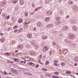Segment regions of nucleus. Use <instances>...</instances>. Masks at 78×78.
Returning a JSON list of instances; mask_svg holds the SVG:
<instances>
[{
    "label": "nucleus",
    "instance_id": "f257e3e1",
    "mask_svg": "<svg viewBox=\"0 0 78 78\" xmlns=\"http://www.w3.org/2000/svg\"><path fill=\"white\" fill-rule=\"evenodd\" d=\"M60 19V18L59 17H57L56 18V21L55 22V23L56 25H60V24L61 23V22L59 20Z\"/></svg>",
    "mask_w": 78,
    "mask_h": 78
},
{
    "label": "nucleus",
    "instance_id": "f03ea898",
    "mask_svg": "<svg viewBox=\"0 0 78 78\" xmlns=\"http://www.w3.org/2000/svg\"><path fill=\"white\" fill-rule=\"evenodd\" d=\"M69 38L71 40H73L75 38V35L73 34H71L69 35Z\"/></svg>",
    "mask_w": 78,
    "mask_h": 78
},
{
    "label": "nucleus",
    "instance_id": "7ed1b4c3",
    "mask_svg": "<svg viewBox=\"0 0 78 78\" xmlns=\"http://www.w3.org/2000/svg\"><path fill=\"white\" fill-rule=\"evenodd\" d=\"M29 53V55L31 56H34V55H35L36 54V53L35 51H30Z\"/></svg>",
    "mask_w": 78,
    "mask_h": 78
},
{
    "label": "nucleus",
    "instance_id": "20e7f679",
    "mask_svg": "<svg viewBox=\"0 0 78 78\" xmlns=\"http://www.w3.org/2000/svg\"><path fill=\"white\" fill-rule=\"evenodd\" d=\"M73 9L75 12H77V11H78V7L76 6L73 5Z\"/></svg>",
    "mask_w": 78,
    "mask_h": 78
},
{
    "label": "nucleus",
    "instance_id": "39448f33",
    "mask_svg": "<svg viewBox=\"0 0 78 78\" xmlns=\"http://www.w3.org/2000/svg\"><path fill=\"white\" fill-rule=\"evenodd\" d=\"M5 5V1H2L0 3V6L1 7H3Z\"/></svg>",
    "mask_w": 78,
    "mask_h": 78
},
{
    "label": "nucleus",
    "instance_id": "423d86ee",
    "mask_svg": "<svg viewBox=\"0 0 78 78\" xmlns=\"http://www.w3.org/2000/svg\"><path fill=\"white\" fill-rule=\"evenodd\" d=\"M72 30L74 31H77V30H78L77 27H76V26H73L72 27Z\"/></svg>",
    "mask_w": 78,
    "mask_h": 78
},
{
    "label": "nucleus",
    "instance_id": "0eeeda50",
    "mask_svg": "<svg viewBox=\"0 0 78 78\" xmlns=\"http://www.w3.org/2000/svg\"><path fill=\"white\" fill-rule=\"evenodd\" d=\"M48 46H45L43 49V51H46V50H48Z\"/></svg>",
    "mask_w": 78,
    "mask_h": 78
},
{
    "label": "nucleus",
    "instance_id": "6e6552de",
    "mask_svg": "<svg viewBox=\"0 0 78 78\" xmlns=\"http://www.w3.org/2000/svg\"><path fill=\"white\" fill-rule=\"evenodd\" d=\"M68 29V27L66 26H64L63 28V30L64 31H66Z\"/></svg>",
    "mask_w": 78,
    "mask_h": 78
},
{
    "label": "nucleus",
    "instance_id": "1a4fd4ad",
    "mask_svg": "<svg viewBox=\"0 0 78 78\" xmlns=\"http://www.w3.org/2000/svg\"><path fill=\"white\" fill-rule=\"evenodd\" d=\"M27 38L31 39L32 37V34H28L27 36Z\"/></svg>",
    "mask_w": 78,
    "mask_h": 78
},
{
    "label": "nucleus",
    "instance_id": "9d476101",
    "mask_svg": "<svg viewBox=\"0 0 78 78\" xmlns=\"http://www.w3.org/2000/svg\"><path fill=\"white\" fill-rule=\"evenodd\" d=\"M36 43L34 41H33V40L32 41V42H31V44L32 46H34L36 45Z\"/></svg>",
    "mask_w": 78,
    "mask_h": 78
},
{
    "label": "nucleus",
    "instance_id": "9b49d317",
    "mask_svg": "<svg viewBox=\"0 0 78 78\" xmlns=\"http://www.w3.org/2000/svg\"><path fill=\"white\" fill-rule=\"evenodd\" d=\"M52 11L49 10L48 12H47V14L48 16H50V15L52 14Z\"/></svg>",
    "mask_w": 78,
    "mask_h": 78
},
{
    "label": "nucleus",
    "instance_id": "f8f14e48",
    "mask_svg": "<svg viewBox=\"0 0 78 78\" xmlns=\"http://www.w3.org/2000/svg\"><path fill=\"white\" fill-rule=\"evenodd\" d=\"M47 38H48V37L47 36L43 35L42 36V39H43V40L46 39H47Z\"/></svg>",
    "mask_w": 78,
    "mask_h": 78
},
{
    "label": "nucleus",
    "instance_id": "ddd939ff",
    "mask_svg": "<svg viewBox=\"0 0 78 78\" xmlns=\"http://www.w3.org/2000/svg\"><path fill=\"white\" fill-rule=\"evenodd\" d=\"M47 27L48 28H51L53 27V25L51 24H49L48 25Z\"/></svg>",
    "mask_w": 78,
    "mask_h": 78
},
{
    "label": "nucleus",
    "instance_id": "4468645a",
    "mask_svg": "<svg viewBox=\"0 0 78 78\" xmlns=\"http://www.w3.org/2000/svg\"><path fill=\"white\" fill-rule=\"evenodd\" d=\"M30 59V57H25L24 58V60L25 61H29Z\"/></svg>",
    "mask_w": 78,
    "mask_h": 78
},
{
    "label": "nucleus",
    "instance_id": "2eb2a0df",
    "mask_svg": "<svg viewBox=\"0 0 78 78\" xmlns=\"http://www.w3.org/2000/svg\"><path fill=\"white\" fill-rule=\"evenodd\" d=\"M37 26L38 27H41L42 26V23H38L37 24Z\"/></svg>",
    "mask_w": 78,
    "mask_h": 78
},
{
    "label": "nucleus",
    "instance_id": "dca6fc26",
    "mask_svg": "<svg viewBox=\"0 0 78 78\" xmlns=\"http://www.w3.org/2000/svg\"><path fill=\"white\" fill-rule=\"evenodd\" d=\"M19 0H12V3L14 4V3H16L17 2V1Z\"/></svg>",
    "mask_w": 78,
    "mask_h": 78
},
{
    "label": "nucleus",
    "instance_id": "f3484780",
    "mask_svg": "<svg viewBox=\"0 0 78 78\" xmlns=\"http://www.w3.org/2000/svg\"><path fill=\"white\" fill-rule=\"evenodd\" d=\"M50 17H48L47 18H46L45 19V21L46 22H48V21H49L50 20Z\"/></svg>",
    "mask_w": 78,
    "mask_h": 78
},
{
    "label": "nucleus",
    "instance_id": "a211bd4d",
    "mask_svg": "<svg viewBox=\"0 0 78 78\" xmlns=\"http://www.w3.org/2000/svg\"><path fill=\"white\" fill-rule=\"evenodd\" d=\"M77 21L75 20H73L71 21V23H76Z\"/></svg>",
    "mask_w": 78,
    "mask_h": 78
},
{
    "label": "nucleus",
    "instance_id": "6ab92c4d",
    "mask_svg": "<svg viewBox=\"0 0 78 78\" xmlns=\"http://www.w3.org/2000/svg\"><path fill=\"white\" fill-rule=\"evenodd\" d=\"M20 4L21 5H23V0H20Z\"/></svg>",
    "mask_w": 78,
    "mask_h": 78
},
{
    "label": "nucleus",
    "instance_id": "aec40b11",
    "mask_svg": "<svg viewBox=\"0 0 78 78\" xmlns=\"http://www.w3.org/2000/svg\"><path fill=\"white\" fill-rule=\"evenodd\" d=\"M1 42H2V43H3L5 41V38H2L0 40Z\"/></svg>",
    "mask_w": 78,
    "mask_h": 78
},
{
    "label": "nucleus",
    "instance_id": "412c9836",
    "mask_svg": "<svg viewBox=\"0 0 78 78\" xmlns=\"http://www.w3.org/2000/svg\"><path fill=\"white\" fill-rule=\"evenodd\" d=\"M34 47L36 49H37L39 48V45H38V44H37V43L34 46Z\"/></svg>",
    "mask_w": 78,
    "mask_h": 78
},
{
    "label": "nucleus",
    "instance_id": "4be33fe9",
    "mask_svg": "<svg viewBox=\"0 0 78 78\" xmlns=\"http://www.w3.org/2000/svg\"><path fill=\"white\" fill-rule=\"evenodd\" d=\"M72 3H73V2L69 0L68 1V4L69 5H72Z\"/></svg>",
    "mask_w": 78,
    "mask_h": 78
},
{
    "label": "nucleus",
    "instance_id": "5701e85b",
    "mask_svg": "<svg viewBox=\"0 0 78 78\" xmlns=\"http://www.w3.org/2000/svg\"><path fill=\"white\" fill-rule=\"evenodd\" d=\"M74 61L75 62H78V58L76 57V58H74Z\"/></svg>",
    "mask_w": 78,
    "mask_h": 78
},
{
    "label": "nucleus",
    "instance_id": "b1692460",
    "mask_svg": "<svg viewBox=\"0 0 78 78\" xmlns=\"http://www.w3.org/2000/svg\"><path fill=\"white\" fill-rule=\"evenodd\" d=\"M29 22H30V19H28L26 20L25 23H28Z\"/></svg>",
    "mask_w": 78,
    "mask_h": 78
},
{
    "label": "nucleus",
    "instance_id": "393cba45",
    "mask_svg": "<svg viewBox=\"0 0 78 78\" xmlns=\"http://www.w3.org/2000/svg\"><path fill=\"white\" fill-rule=\"evenodd\" d=\"M52 33L53 34H56V31L55 30H52Z\"/></svg>",
    "mask_w": 78,
    "mask_h": 78
},
{
    "label": "nucleus",
    "instance_id": "a878e982",
    "mask_svg": "<svg viewBox=\"0 0 78 78\" xmlns=\"http://www.w3.org/2000/svg\"><path fill=\"white\" fill-rule=\"evenodd\" d=\"M23 47V45L22 44H20V49H22Z\"/></svg>",
    "mask_w": 78,
    "mask_h": 78
},
{
    "label": "nucleus",
    "instance_id": "bb28decb",
    "mask_svg": "<svg viewBox=\"0 0 78 78\" xmlns=\"http://www.w3.org/2000/svg\"><path fill=\"white\" fill-rule=\"evenodd\" d=\"M29 64L30 65H31V66H34V63H33L32 62H30Z\"/></svg>",
    "mask_w": 78,
    "mask_h": 78
},
{
    "label": "nucleus",
    "instance_id": "cd10ccee",
    "mask_svg": "<svg viewBox=\"0 0 78 78\" xmlns=\"http://www.w3.org/2000/svg\"><path fill=\"white\" fill-rule=\"evenodd\" d=\"M14 67H16L14 66V65H12L10 66V68L11 69H14Z\"/></svg>",
    "mask_w": 78,
    "mask_h": 78
},
{
    "label": "nucleus",
    "instance_id": "c85d7f7f",
    "mask_svg": "<svg viewBox=\"0 0 78 78\" xmlns=\"http://www.w3.org/2000/svg\"><path fill=\"white\" fill-rule=\"evenodd\" d=\"M67 51L66 50H65L63 51V53L64 54V55H66V53H67Z\"/></svg>",
    "mask_w": 78,
    "mask_h": 78
},
{
    "label": "nucleus",
    "instance_id": "c756f323",
    "mask_svg": "<svg viewBox=\"0 0 78 78\" xmlns=\"http://www.w3.org/2000/svg\"><path fill=\"white\" fill-rule=\"evenodd\" d=\"M61 64L62 66H64L66 65V63H64V62H62L61 63Z\"/></svg>",
    "mask_w": 78,
    "mask_h": 78
},
{
    "label": "nucleus",
    "instance_id": "7c9ffc66",
    "mask_svg": "<svg viewBox=\"0 0 78 78\" xmlns=\"http://www.w3.org/2000/svg\"><path fill=\"white\" fill-rule=\"evenodd\" d=\"M12 30V28H11V27H9L7 30V31H10V30Z\"/></svg>",
    "mask_w": 78,
    "mask_h": 78
},
{
    "label": "nucleus",
    "instance_id": "2f4dec72",
    "mask_svg": "<svg viewBox=\"0 0 78 78\" xmlns=\"http://www.w3.org/2000/svg\"><path fill=\"white\" fill-rule=\"evenodd\" d=\"M52 44L54 46H56V43L55 42H53L52 43Z\"/></svg>",
    "mask_w": 78,
    "mask_h": 78
},
{
    "label": "nucleus",
    "instance_id": "473e14b6",
    "mask_svg": "<svg viewBox=\"0 0 78 78\" xmlns=\"http://www.w3.org/2000/svg\"><path fill=\"white\" fill-rule=\"evenodd\" d=\"M48 64H49V61H47L45 62V65L47 66Z\"/></svg>",
    "mask_w": 78,
    "mask_h": 78
},
{
    "label": "nucleus",
    "instance_id": "72a5a7b5",
    "mask_svg": "<svg viewBox=\"0 0 78 78\" xmlns=\"http://www.w3.org/2000/svg\"><path fill=\"white\" fill-rule=\"evenodd\" d=\"M17 28V25H15L14 27H13V29H16Z\"/></svg>",
    "mask_w": 78,
    "mask_h": 78
},
{
    "label": "nucleus",
    "instance_id": "f704fd0d",
    "mask_svg": "<svg viewBox=\"0 0 78 78\" xmlns=\"http://www.w3.org/2000/svg\"><path fill=\"white\" fill-rule=\"evenodd\" d=\"M7 62H8L9 63H11L12 64V63H13V62H12L11 61H7Z\"/></svg>",
    "mask_w": 78,
    "mask_h": 78
},
{
    "label": "nucleus",
    "instance_id": "c9c22d12",
    "mask_svg": "<svg viewBox=\"0 0 78 78\" xmlns=\"http://www.w3.org/2000/svg\"><path fill=\"white\" fill-rule=\"evenodd\" d=\"M42 70H43V71H47V69H46L42 68Z\"/></svg>",
    "mask_w": 78,
    "mask_h": 78
},
{
    "label": "nucleus",
    "instance_id": "e433bc0d",
    "mask_svg": "<svg viewBox=\"0 0 78 78\" xmlns=\"http://www.w3.org/2000/svg\"><path fill=\"white\" fill-rule=\"evenodd\" d=\"M66 42L68 44H71L72 43V42H71L70 41H67Z\"/></svg>",
    "mask_w": 78,
    "mask_h": 78
},
{
    "label": "nucleus",
    "instance_id": "4c0bfd02",
    "mask_svg": "<svg viewBox=\"0 0 78 78\" xmlns=\"http://www.w3.org/2000/svg\"><path fill=\"white\" fill-rule=\"evenodd\" d=\"M14 73L15 74H18L19 73V71H16L14 72Z\"/></svg>",
    "mask_w": 78,
    "mask_h": 78
},
{
    "label": "nucleus",
    "instance_id": "58836bf2",
    "mask_svg": "<svg viewBox=\"0 0 78 78\" xmlns=\"http://www.w3.org/2000/svg\"><path fill=\"white\" fill-rule=\"evenodd\" d=\"M23 22V20H22V19H20V23H22Z\"/></svg>",
    "mask_w": 78,
    "mask_h": 78
},
{
    "label": "nucleus",
    "instance_id": "ea45409f",
    "mask_svg": "<svg viewBox=\"0 0 78 78\" xmlns=\"http://www.w3.org/2000/svg\"><path fill=\"white\" fill-rule=\"evenodd\" d=\"M25 14L26 17H27L28 16V13L27 12H25Z\"/></svg>",
    "mask_w": 78,
    "mask_h": 78
},
{
    "label": "nucleus",
    "instance_id": "a19ab883",
    "mask_svg": "<svg viewBox=\"0 0 78 78\" xmlns=\"http://www.w3.org/2000/svg\"><path fill=\"white\" fill-rule=\"evenodd\" d=\"M66 73H71V72L70 71H66Z\"/></svg>",
    "mask_w": 78,
    "mask_h": 78
},
{
    "label": "nucleus",
    "instance_id": "79ce46f5",
    "mask_svg": "<svg viewBox=\"0 0 78 78\" xmlns=\"http://www.w3.org/2000/svg\"><path fill=\"white\" fill-rule=\"evenodd\" d=\"M20 72H23V69L22 68H20Z\"/></svg>",
    "mask_w": 78,
    "mask_h": 78
},
{
    "label": "nucleus",
    "instance_id": "37998d69",
    "mask_svg": "<svg viewBox=\"0 0 78 78\" xmlns=\"http://www.w3.org/2000/svg\"><path fill=\"white\" fill-rule=\"evenodd\" d=\"M10 16L9 15H8L7 17H6V19H9V16Z\"/></svg>",
    "mask_w": 78,
    "mask_h": 78
},
{
    "label": "nucleus",
    "instance_id": "c03bdc74",
    "mask_svg": "<svg viewBox=\"0 0 78 78\" xmlns=\"http://www.w3.org/2000/svg\"><path fill=\"white\" fill-rule=\"evenodd\" d=\"M54 74H56V75H58L59 74V73L58 72H54Z\"/></svg>",
    "mask_w": 78,
    "mask_h": 78
},
{
    "label": "nucleus",
    "instance_id": "a18cd8bd",
    "mask_svg": "<svg viewBox=\"0 0 78 78\" xmlns=\"http://www.w3.org/2000/svg\"><path fill=\"white\" fill-rule=\"evenodd\" d=\"M36 30V27L34 28L33 29V31H35Z\"/></svg>",
    "mask_w": 78,
    "mask_h": 78
},
{
    "label": "nucleus",
    "instance_id": "49530a36",
    "mask_svg": "<svg viewBox=\"0 0 78 78\" xmlns=\"http://www.w3.org/2000/svg\"><path fill=\"white\" fill-rule=\"evenodd\" d=\"M6 71H5L4 72V73H3V75H6Z\"/></svg>",
    "mask_w": 78,
    "mask_h": 78
},
{
    "label": "nucleus",
    "instance_id": "de8ad7c7",
    "mask_svg": "<svg viewBox=\"0 0 78 78\" xmlns=\"http://www.w3.org/2000/svg\"><path fill=\"white\" fill-rule=\"evenodd\" d=\"M2 16H3V17H6V14H2Z\"/></svg>",
    "mask_w": 78,
    "mask_h": 78
},
{
    "label": "nucleus",
    "instance_id": "09e8293b",
    "mask_svg": "<svg viewBox=\"0 0 78 78\" xmlns=\"http://www.w3.org/2000/svg\"><path fill=\"white\" fill-rule=\"evenodd\" d=\"M54 66H57V63H54Z\"/></svg>",
    "mask_w": 78,
    "mask_h": 78
},
{
    "label": "nucleus",
    "instance_id": "8fccbe9b",
    "mask_svg": "<svg viewBox=\"0 0 78 78\" xmlns=\"http://www.w3.org/2000/svg\"><path fill=\"white\" fill-rule=\"evenodd\" d=\"M20 32L21 31H22V30H23V28H20Z\"/></svg>",
    "mask_w": 78,
    "mask_h": 78
},
{
    "label": "nucleus",
    "instance_id": "3c124183",
    "mask_svg": "<svg viewBox=\"0 0 78 78\" xmlns=\"http://www.w3.org/2000/svg\"><path fill=\"white\" fill-rule=\"evenodd\" d=\"M36 68H37V67H39V65L37 64L36 66Z\"/></svg>",
    "mask_w": 78,
    "mask_h": 78
},
{
    "label": "nucleus",
    "instance_id": "603ef678",
    "mask_svg": "<svg viewBox=\"0 0 78 78\" xmlns=\"http://www.w3.org/2000/svg\"><path fill=\"white\" fill-rule=\"evenodd\" d=\"M76 21H77V22L78 21V18H76V20H75Z\"/></svg>",
    "mask_w": 78,
    "mask_h": 78
},
{
    "label": "nucleus",
    "instance_id": "864d4df0",
    "mask_svg": "<svg viewBox=\"0 0 78 78\" xmlns=\"http://www.w3.org/2000/svg\"><path fill=\"white\" fill-rule=\"evenodd\" d=\"M17 30H18L17 29V30H14V32L15 33H17Z\"/></svg>",
    "mask_w": 78,
    "mask_h": 78
},
{
    "label": "nucleus",
    "instance_id": "5fc2aeb1",
    "mask_svg": "<svg viewBox=\"0 0 78 78\" xmlns=\"http://www.w3.org/2000/svg\"><path fill=\"white\" fill-rule=\"evenodd\" d=\"M18 46L17 47V49H19L20 48V45H18Z\"/></svg>",
    "mask_w": 78,
    "mask_h": 78
},
{
    "label": "nucleus",
    "instance_id": "6e6d98bb",
    "mask_svg": "<svg viewBox=\"0 0 78 78\" xmlns=\"http://www.w3.org/2000/svg\"><path fill=\"white\" fill-rule=\"evenodd\" d=\"M6 56H9V55H9V54H8V53H6Z\"/></svg>",
    "mask_w": 78,
    "mask_h": 78
},
{
    "label": "nucleus",
    "instance_id": "4d7b16f0",
    "mask_svg": "<svg viewBox=\"0 0 78 78\" xmlns=\"http://www.w3.org/2000/svg\"><path fill=\"white\" fill-rule=\"evenodd\" d=\"M9 75H12V73H9Z\"/></svg>",
    "mask_w": 78,
    "mask_h": 78
},
{
    "label": "nucleus",
    "instance_id": "13d9d810",
    "mask_svg": "<svg viewBox=\"0 0 78 78\" xmlns=\"http://www.w3.org/2000/svg\"><path fill=\"white\" fill-rule=\"evenodd\" d=\"M24 25H25V27H26V28H28V25L27 24H24Z\"/></svg>",
    "mask_w": 78,
    "mask_h": 78
},
{
    "label": "nucleus",
    "instance_id": "bf43d9fd",
    "mask_svg": "<svg viewBox=\"0 0 78 78\" xmlns=\"http://www.w3.org/2000/svg\"><path fill=\"white\" fill-rule=\"evenodd\" d=\"M69 18V16H67L66 17V19H68Z\"/></svg>",
    "mask_w": 78,
    "mask_h": 78
},
{
    "label": "nucleus",
    "instance_id": "052dcab7",
    "mask_svg": "<svg viewBox=\"0 0 78 78\" xmlns=\"http://www.w3.org/2000/svg\"><path fill=\"white\" fill-rule=\"evenodd\" d=\"M38 62H39L40 64H41V60H38Z\"/></svg>",
    "mask_w": 78,
    "mask_h": 78
},
{
    "label": "nucleus",
    "instance_id": "680f3d73",
    "mask_svg": "<svg viewBox=\"0 0 78 78\" xmlns=\"http://www.w3.org/2000/svg\"><path fill=\"white\" fill-rule=\"evenodd\" d=\"M51 53H52V51L51 50L50 52V55H51Z\"/></svg>",
    "mask_w": 78,
    "mask_h": 78
},
{
    "label": "nucleus",
    "instance_id": "e2e57ef3",
    "mask_svg": "<svg viewBox=\"0 0 78 78\" xmlns=\"http://www.w3.org/2000/svg\"><path fill=\"white\" fill-rule=\"evenodd\" d=\"M42 55H40L39 57L40 58H42Z\"/></svg>",
    "mask_w": 78,
    "mask_h": 78
},
{
    "label": "nucleus",
    "instance_id": "0e129e2a",
    "mask_svg": "<svg viewBox=\"0 0 78 78\" xmlns=\"http://www.w3.org/2000/svg\"><path fill=\"white\" fill-rule=\"evenodd\" d=\"M53 78H56V76H52Z\"/></svg>",
    "mask_w": 78,
    "mask_h": 78
},
{
    "label": "nucleus",
    "instance_id": "69168bd1",
    "mask_svg": "<svg viewBox=\"0 0 78 78\" xmlns=\"http://www.w3.org/2000/svg\"><path fill=\"white\" fill-rule=\"evenodd\" d=\"M74 65L75 66H77V63H75Z\"/></svg>",
    "mask_w": 78,
    "mask_h": 78
},
{
    "label": "nucleus",
    "instance_id": "338daca9",
    "mask_svg": "<svg viewBox=\"0 0 78 78\" xmlns=\"http://www.w3.org/2000/svg\"><path fill=\"white\" fill-rule=\"evenodd\" d=\"M18 50L15 51V53H17V52H18Z\"/></svg>",
    "mask_w": 78,
    "mask_h": 78
},
{
    "label": "nucleus",
    "instance_id": "774afa93",
    "mask_svg": "<svg viewBox=\"0 0 78 78\" xmlns=\"http://www.w3.org/2000/svg\"><path fill=\"white\" fill-rule=\"evenodd\" d=\"M74 45H75V46H76L77 45V44H76V43H74Z\"/></svg>",
    "mask_w": 78,
    "mask_h": 78
}]
</instances>
